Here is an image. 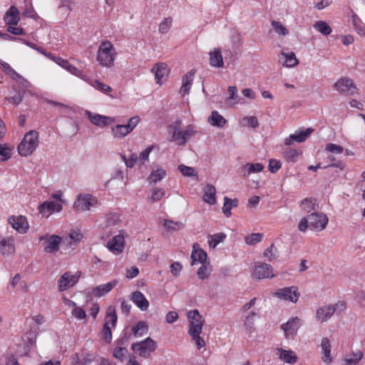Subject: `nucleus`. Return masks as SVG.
I'll return each mask as SVG.
<instances>
[{
    "label": "nucleus",
    "instance_id": "nucleus-27",
    "mask_svg": "<svg viewBox=\"0 0 365 365\" xmlns=\"http://www.w3.org/2000/svg\"><path fill=\"white\" fill-rule=\"evenodd\" d=\"M203 200L210 205L216 203V189L215 187L207 184L204 188Z\"/></svg>",
    "mask_w": 365,
    "mask_h": 365
},
{
    "label": "nucleus",
    "instance_id": "nucleus-4",
    "mask_svg": "<svg viewBox=\"0 0 365 365\" xmlns=\"http://www.w3.org/2000/svg\"><path fill=\"white\" fill-rule=\"evenodd\" d=\"M336 91L344 96H355L359 94V89L355 86L352 79L344 77L339 79L334 84Z\"/></svg>",
    "mask_w": 365,
    "mask_h": 365
},
{
    "label": "nucleus",
    "instance_id": "nucleus-40",
    "mask_svg": "<svg viewBox=\"0 0 365 365\" xmlns=\"http://www.w3.org/2000/svg\"><path fill=\"white\" fill-rule=\"evenodd\" d=\"M108 322V325H111L112 327H115L117 322L115 309L113 306L108 307L106 310V322Z\"/></svg>",
    "mask_w": 365,
    "mask_h": 365
},
{
    "label": "nucleus",
    "instance_id": "nucleus-53",
    "mask_svg": "<svg viewBox=\"0 0 365 365\" xmlns=\"http://www.w3.org/2000/svg\"><path fill=\"white\" fill-rule=\"evenodd\" d=\"M11 149L5 144L0 145V156L1 161H5L11 158Z\"/></svg>",
    "mask_w": 365,
    "mask_h": 365
},
{
    "label": "nucleus",
    "instance_id": "nucleus-1",
    "mask_svg": "<svg viewBox=\"0 0 365 365\" xmlns=\"http://www.w3.org/2000/svg\"><path fill=\"white\" fill-rule=\"evenodd\" d=\"M117 53L113 45L108 41H103L98 50L97 61L102 66L110 68L114 64Z\"/></svg>",
    "mask_w": 365,
    "mask_h": 365
},
{
    "label": "nucleus",
    "instance_id": "nucleus-28",
    "mask_svg": "<svg viewBox=\"0 0 365 365\" xmlns=\"http://www.w3.org/2000/svg\"><path fill=\"white\" fill-rule=\"evenodd\" d=\"M279 61H284L283 66L286 67H293L298 64L299 61L294 52L284 53L282 52L279 56Z\"/></svg>",
    "mask_w": 365,
    "mask_h": 365
},
{
    "label": "nucleus",
    "instance_id": "nucleus-19",
    "mask_svg": "<svg viewBox=\"0 0 365 365\" xmlns=\"http://www.w3.org/2000/svg\"><path fill=\"white\" fill-rule=\"evenodd\" d=\"M182 121L177 120L169 125V133L171 134L170 141H175L179 145H182L181 138L183 136V130H181Z\"/></svg>",
    "mask_w": 365,
    "mask_h": 365
},
{
    "label": "nucleus",
    "instance_id": "nucleus-31",
    "mask_svg": "<svg viewBox=\"0 0 365 365\" xmlns=\"http://www.w3.org/2000/svg\"><path fill=\"white\" fill-rule=\"evenodd\" d=\"M312 132V128H307L305 131H301L298 134H292L289 138L286 139L285 144L289 145L292 144L293 140H295L297 143H302L307 140V137Z\"/></svg>",
    "mask_w": 365,
    "mask_h": 365
},
{
    "label": "nucleus",
    "instance_id": "nucleus-33",
    "mask_svg": "<svg viewBox=\"0 0 365 365\" xmlns=\"http://www.w3.org/2000/svg\"><path fill=\"white\" fill-rule=\"evenodd\" d=\"M208 122L213 126L222 128L225 125L226 120L217 111L215 110L212 112L211 115L208 118Z\"/></svg>",
    "mask_w": 365,
    "mask_h": 365
},
{
    "label": "nucleus",
    "instance_id": "nucleus-57",
    "mask_svg": "<svg viewBox=\"0 0 365 365\" xmlns=\"http://www.w3.org/2000/svg\"><path fill=\"white\" fill-rule=\"evenodd\" d=\"M102 332L103 339L106 341L110 342L112 339V333L110 330V326L108 325V322L105 323Z\"/></svg>",
    "mask_w": 365,
    "mask_h": 365
},
{
    "label": "nucleus",
    "instance_id": "nucleus-42",
    "mask_svg": "<svg viewBox=\"0 0 365 365\" xmlns=\"http://www.w3.org/2000/svg\"><path fill=\"white\" fill-rule=\"evenodd\" d=\"M166 175V172L163 168H158L155 170H153L148 180H150V183H156L158 181L161 180L163 178H164Z\"/></svg>",
    "mask_w": 365,
    "mask_h": 365
},
{
    "label": "nucleus",
    "instance_id": "nucleus-26",
    "mask_svg": "<svg viewBox=\"0 0 365 365\" xmlns=\"http://www.w3.org/2000/svg\"><path fill=\"white\" fill-rule=\"evenodd\" d=\"M264 168V165L260 163H247L242 167L241 172L244 177H247L252 173L262 172Z\"/></svg>",
    "mask_w": 365,
    "mask_h": 365
},
{
    "label": "nucleus",
    "instance_id": "nucleus-29",
    "mask_svg": "<svg viewBox=\"0 0 365 365\" xmlns=\"http://www.w3.org/2000/svg\"><path fill=\"white\" fill-rule=\"evenodd\" d=\"M322 348V359L325 363H330L332 360L331 357V344L327 337H324L321 343Z\"/></svg>",
    "mask_w": 365,
    "mask_h": 365
},
{
    "label": "nucleus",
    "instance_id": "nucleus-58",
    "mask_svg": "<svg viewBox=\"0 0 365 365\" xmlns=\"http://www.w3.org/2000/svg\"><path fill=\"white\" fill-rule=\"evenodd\" d=\"M139 122H140V118L138 115L133 116L129 119L128 123L125 124V126L128 128L130 133L137 126V125L139 123Z\"/></svg>",
    "mask_w": 365,
    "mask_h": 365
},
{
    "label": "nucleus",
    "instance_id": "nucleus-64",
    "mask_svg": "<svg viewBox=\"0 0 365 365\" xmlns=\"http://www.w3.org/2000/svg\"><path fill=\"white\" fill-rule=\"evenodd\" d=\"M200 334H190L192 337V340H194L196 343V346L198 349L204 347L205 346V340L200 336Z\"/></svg>",
    "mask_w": 365,
    "mask_h": 365
},
{
    "label": "nucleus",
    "instance_id": "nucleus-46",
    "mask_svg": "<svg viewBox=\"0 0 365 365\" xmlns=\"http://www.w3.org/2000/svg\"><path fill=\"white\" fill-rule=\"evenodd\" d=\"M196 133L195 128L192 125H189L186 127V128L183 130V136L181 138L182 145H185L187 141Z\"/></svg>",
    "mask_w": 365,
    "mask_h": 365
},
{
    "label": "nucleus",
    "instance_id": "nucleus-25",
    "mask_svg": "<svg viewBox=\"0 0 365 365\" xmlns=\"http://www.w3.org/2000/svg\"><path fill=\"white\" fill-rule=\"evenodd\" d=\"M4 21L8 25H17L20 21L19 12L16 7L12 6L6 12L4 16Z\"/></svg>",
    "mask_w": 365,
    "mask_h": 365
},
{
    "label": "nucleus",
    "instance_id": "nucleus-38",
    "mask_svg": "<svg viewBox=\"0 0 365 365\" xmlns=\"http://www.w3.org/2000/svg\"><path fill=\"white\" fill-rule=\"evenodd\" d=\"M193 76L194 73L190 71L182 78V85L180 90L181 93L185 94L189 91L193 81Z\"/></svg>",
    "mask_w": 365,
    "mask_h": 365
},
{
    "label": "nucleus",
    "instance_id": "nucleus-6",
    "mask_svg": "<svg viewBox=\"0 0 365 365\" xmlns=\"http://www.w3.org/2000/svg\"><path fill=\"white\" fill-rule=\"evenodd\" d=\"M98 202L96 197L91 194H79L73 204L76 211H88Z\"/></svg>",
    "mask_w": 365,
    "mask_h": 365
},
{
    "label": "nucleus",
    "instance_id": "nucleus-35",
    "mask_svg": "<svg viewBox=\"0 0 365 365\" xmlns=\"http://www.w3.org/2000/svg\"><path fill=\"white\" fill-rule=\"evenodd\" d=\"M148 331V326L147 323L144 321H140L138 322L135 326L132 328V332L135 336H142L143 334H145Z\"/></svg>",
    "mask_w": 365,
    "mask_h": 365
},
{
    "label": "nucleus",
    "instance_id": "nucleus-13",
    "mask_svg": "<svg viewBox=\"0 0 365 365\" xmlns=\"http://www.w3.org/2000/svg\"><path fill=\"white\" fill-rule=\"evenodd\" d=\"M8 222L12 228L21 234L26 233L29 229V223L24 216H10L8 218Z\"/></svg>",
    "mask_w": 365,
    "mask_h": 365
},
{
    "label": "nucleus",
    "instance_id": "nucleus-8",
    "mask_svg": "<svg viewBox=\"0 0 365 365\" xmlns=\"http://www.w3.org/2000/svg\"><path fill=\"white\" fill-rule=\"evenodd\" d=\"M299 295L298 288L295 286L279 289L273 293V296L293 303L298 301Z\"/></svg>",
    "mask_w": 365,
    "mask_h": 365
},
{
    "label": "nucleus",
    "instance_id": "nucleus-20",
    "mask_svg": "<svg viewBox=\"0 0 365 365\" xmlns=\"http://www.w3.org/2000/svg\"><path fill=\"white\" fill-rule=\"evenodd\" d=\"M151 71L155 73L156 83L160 85L166 79L169 73L168 66L163 63H156Z\"/></svg>",
    "mask_w": 365,
    "mask_h": 365
},
{
    "label": "nucleus",
    "instance_id": "nucleus-51",
    "mask_svg": "<svg viewBox=\"0 0 365 365\" xmlns=\"http://www.w3.org/2000/svg\"><path fill=\"white\" fill-rule=\"evenodd\" d=\"M128 354V349L125 347L118 346L113 349V356L120 361H123Z\"/></svg>",
    "mask_w": 365,
    "mask_h": 365
},
{
    "label": "nucleus",
    "instance_id": "nucleus-5",
    "mask_svg": "<svg viewBox=\"0 0 365 365\" xmlns=\"http://www.w3.org/2000/svg\"><path fill=\"white\" fill-rule=\"evenodd\" d=\"M187 319L189 321L188 334H201L205 319L200 314L197 309L190 310L187 313Z\"/></svg>",
    "mask_w": 365,
    "mask_h": 365
},
{
    "label": "nucleus",
    "instance_id": "nucleus-55",
    "mask_svg": "<svg viewBox=\"0 0 365 365\" xmlns=\"http://www.w3.org/2000/svg\"><path fill=\"white\" fill-rule=\"evenodd\" d=\"M74 2L73 0H61L58 8L62 11L69 14L72 9Z\"/></svg>",
    "mask_w": 365,
    "mask_h": 365
},
{
    "label": "nucleus",
    "instance_id": "nucleus-2",
    "mask_svg": "<svg viewBox=\"0 0 365 365\" xmlns=\"http://www.w3.org/2000/svg\"><path fill=\"white\" fill-rule=\"evenodd\" d=\"M38 145V133L30 130L24 135L17 147L20 155L26 157L31 155Z\"/></svg>",
    "mask_w": 365,
    "mask_h": 365
},
{
    "label": "nucleus",
    "instance_id": "nucleus-34",
    "mask_svg": "<svg viewBox=\"0 0 365 365\" xmlns=\"http://www.w3.org/2000/svg\"><path fill=\"white\" fill-rule=\"evenodd\" d=\"M111 133L114 138H122L130 133L125 125H116L111 128Z\"/></svg>",
    "mask_w": 365,
    "mask_h": 365
},
{
    "label": "nucleus",
    "instance_id": "nucleus-36",
    "mask_svg": "<svg viewBox=\"0 0 365 365\" xmlns=\"http://www.w3.org/2000/svg\"><path fill=\"white\" fill-rule=\"evenodd\" d=\"M352 24L360 36H365V25L361 19L356 14H353L351 16Z\"/></svg>",
    "mask_w": 365,
    "mask_h": 365
},
{
    "label": "nucleus",
    "instance_id": "nucleus-16",
    "mask_svg": "<svg viewBox=\"0 0 365 365\" xmlns=\"http://www.w3.org/2000/svg\"><path fill=\"white\" fill-rule=\"evenodd\" d=\"M106 247L115 255L123 252L125 247L124 237L121 234L114 236L108 242Z\"/></svg>",
    "mask_w": 365,
    "mask_h": 365
},
{
    "label": "nucleus",
    "instance_id": "nucleus-17",
    "mask_svg": "<svg viewBox=\"0 0 365 365\" xmlns=\"http://www.w3.org/2000/svg\"><path fill=\"white\" fill-rule=\"evenodd\" d=\"M300 327V319L298 317L292 318L287 323L281 325V329L284 331L285 337L289 339L296 335V331Z\"/></svg>",
    "mask_w": 365,
    "mask_h": 365
},
{
    "label": "nucleus",
    "instance_id": "nucleus-10",
    "mask_svg": "<svg viewBox=\"0 0 365 365\" xmlns=\"http://www.w3.org/2000/svg\"><path fill=\"white\" fill-rule=\"evenodd\" d=\"M40 241L43 242V250L46 253H54L58 251L59 246L61 243V238L56 235L49 237L42 235L39 237Z\"/></svg>",
    "mask_w": 365,
    "mask_h": 365
},
{
    "label": "nucleus",
    "instance_id": "nucleus-41",
    "mask_svg": "<svg viewBox=\"0 0 365 365\" xmlns=\"http://www.w3.org/2000/svg\"><path fill=\"white\" fill-rule=\"evenodd\" d=\"M88 83L91 85L96 90L101 91L103 93H108L112 91V88L110 86H108L103 83L100 82L98 80L93 81L90 78L89 81H86Z\"/></svg>",
    "mask_w": 365,
    "mask_h": 365
},
{
    "label": "nucleus",
    "instance_id": "nucleus-18",
    "mask_svg": "<svg viewBox=\"0 0 365 365\" xmlns=\"http://www.w3.org/2000/svg\"><path fill=\"white\" fill-rule=\"evenodd\" d=\"M336 310V307L331 304L319 307L317 309L316 319L320 323L329 320Z\"/></svg>",
    "mask_w": 365,
    "mask_h": 365
},
{
    "label": "nucleus",
    "instance_id": "nucleus-61",
    "mask_svg": "<svg viewBox=\"0 0 365 365\" xmlns=\"http://www.w3.org/2000/svg\"><path fill=\"white\" fill-rule=\"evenodd\" d=\"M282 163L279 160L270 159L269 163V170L271 173H277L281 168Z\"/></svg>",
    "mask_w": 365,
    "mask_h": 365
},
{
    "label": "nucleus",
    "instance_id": "nucleus-44",
    "mask_svg": "<svg viewBox=\"0 0 365 365\" xmlns=\"http://www.w3.org/2000/svg\"><path fill=\"white\" fill-rule=\"evenodd\" d=\"M164 227L168 231H178L184 227V224L181 222H175L171 220H165L163 222Z\"/></svg>",
    "mask_w": 365,
    "mask_h": 365
},
{
    "label": "nucleus",
    "instance_id": "nucleus-7",
    "mask_svg": "<svg viewBox=\"0 0 365 365\" xmlns=\"http://www.w3.org/2000/svg\"><path fill=\"white\" fill-rule=\"evenodd\" d=\"M81 272L77 271L75 274H71V272H65L59 278L58 281V287L59 292H63L67 289L73 287L79 280Z\"/></svg>",
    "mask_w": 365,
    "mask_h": 365
},
{
    "label": "nucleus",
    "instance_id": "nucleus-39",
    "mask_svg": "<svg viewBox=\"0 0 365 365\" xmlns=\"http://www.w3.org/2000/svg\"><path fill=\"white\" fill-rule=\"evenodd\" d=\"M314 28L324 36H328L332 31L330 26L324 21H316L314 24Z\"/></svg>",
    "mask_w": 365,
    "mask_h": 365
},
{
    "label": "nucleus",
    "instance_id": "nucleus-54",
    "mask_svg": "<svg viewBox=\"0 0 365 365\" xmlns=\"http://www.w3.org/2000/svg\"><path fill=\"white\" fill-rule=\"evenodd\" d=\"M224 205L222 207L223 213L227 217H230L231 215V210L232 208V201L227 197H224Z\"/></svg>",
    "mask_w": 365,
    "mask_h": 365
},
{
    "label": "nucleus",
    "instance_id": "nucleus-63",
    "mask_svg": "<svg viewBox=\"0 0 365 365\" xmlns=\"http://www.w3.org/2000/svg\"><path fill=\"white\" fill-rule=\"evenodd\" d=\"M165 195V191L162 188H156L153 190L151 200L153 202H158L162 199Z\"/></svg>",
    "mask_w": 365,
    "mask_h": 365
},
{
    "label": "nucleus",
    "instance_id": "nucleus-30",
    "mask_svg": "<svg viewBox=\"0 0 365 365\" xmlns=\"http://www.w3.org/2000/svg\"><path fill=\"white\" fill-rule=\"evenodd\" d=\"M210 63L216 68L223 66V58L220 48H215L213 51L210 52Z\"/></svg>",
    "mask_w": 365,
    "mask_h": 365
},
{
    "label": "nucleus",
    "instance_id": "nucleus-3",
    "mask_svg": "<svg viewBox=\"0 0 365 365\" xmlns=\"http://www.w3.org/2000/svg\"><path fill=\"white\" fill-rule=\"evenodd\" d=\"M157 348V343L151 338L132 344V349L140 356L148 359Z\"/></svg>",
    "mask_w": 365,
    "mask_h": 365
},
{
    "label": "nucleus",
    "instance_id": "nucleus-52",
    "mask_svg": "<svg viewBox=\"0 0 365 365\" xmlns=\"http://www.w3.org/2000/svg\"><path fill=\"white\" fill-rule=\"evenodd\" d=\"M257 314L252 312L250 313V314L245 318L244 322V326L246 327L247 329L251 330L254 327V323Z\"/></svg>",
    "mask_w": 365,
    "mask_h": 365
},
{
    "label": "nucleus",
    "instance_id": "nucleus-11",
    "mask_svg": "<svg viewBox=\"0 0 365 365\" xmlns=\"http://www.w3.org/2000/svg\"><path fill=\"white\" fill-rule=\"evenodd\" d=\"M85 115L91 123L101 128L106 127L115 121V118L92 113L88 110L85 111Z\"/></svg>",
    "mask_w": 365,
    "mask_h": 365
},
{
    "label": "nucleus",
    "instance_id": "nucleus-43",
    "mask_svg": "<svg viewBox=\"0 0 365 365\" xmlns=\"http://www.w3.org/2000/svg\"><path fill=\"white\" fill-rule=\"evenodd\" d=\"M226 237V235L220 232L208 236V243L210 247L215 248L219 243L222 242Z\"/></svg>",
    "mask_w": 365,
    "mask_h": 365
},
{
    "label": "nucleus",
    "instance_id": "nucleus-14",
    "mask_svg": "<svg viewBox=\"0 0 365 365\" xmlns=\"http://www.w3.org/2000/svg\"><path fill=\"white\" fill-rule=\"evenodd\" d=\"M253 276L259 279L272 278L274 276L273 268L267 263H259L255 267Z\"/></svg>",
    "mask_w": 365,
    "mask_h": 365
},
{
    "label": "nucleus",
    "instance_id": "nucleus-49",
    "mask_svg": "<svg viewBox=\"0 0 365 365\" xmlns=\"http://www.w3.org/2000/svg\"><path fill=\"white\" fill-rule=\"evenodd\" d=\"M172 18L168 17L159 24V32L161 34H166L172 26Z\"/></svg>",
    "mask_w": 365,
    "mask_h": 365
},
{
    "label": "nucleus",
    "instance_id": "nucleus-50",
    "mask_svg": "<svg viewBox=\"0 0 365 365\" xmlns=\"http://www.w3.org/2000/svg\"><path fill=\"white\" fill-rule=\"evenodd\" d=\"M272 26L276 33L282 36L288 34V30L279 22L277 21H272Z\"/></svg>",
    "mask_w": 365,
    "mask_h": 365
},
{
    "label": "nucleus",
    "instance_id": "nucleus-21",
    "mask_svg": "<svg viewBox=\"0 0 365 365\" xmlns=\"http://www.w3.org/2000/svg\"><path fill=\"white\" fill-rule=\"evenodd\" d=\"M130 300L141 310L145 311L149 307V302L140 291H135L130 294Z\"/></svg>",
    "mask_w": 365,
    "mask_h": 365
},
{
    "label": "nucleus",
    "instance_id": "nucleus-15",
    "mask_svg": "<svg viewBox=\"0 0 365 365\" xmlns=\"http://www.w3.org/2000/svg\"><path fill=\"white\" fill-rule=\"evenodd\" d=\"M62 210V205L53 201H45L38 207V210L43 216L48 217L54 212H59Z\"/></svg>",
    "mask_w": 365,
    "mask_h": 365
},
{
    "label": "nucleus",
    "instance_id": "nucleus-45",
    "mask_svg": "<svg viewBox=\"0 0 365 365\" xmlns=\"http://www.w3.org/2000/svg\"><path fill=\"white\" fill-rule=\"evenodd\" d=\"M300 153L295 149H289L284 153V157L287 162L294 163L298 160Z\"/></svg>",
    "mask_w": 365,
    "mask_h": 365
},
{
    "label": "nucleus",
    "instance_id": "nucleus-37",
    "mask_svg": "<svg viewBox=\"0 0 365 365\" xmlns=\"http://www.w3.org/2000/svg\"><path fill=\"white\" fill-rule=\"evenodd\" d=\"M316 201V199L314 198H305L301 202L300 207L304 212H310L317 208L318 205Z\"/></svg>",
    "mask_w": 365,
    "mask_h": 365
},
{
    "label": "nucleus",
    "instance_id": "nucleus-32",
    "mask_svg": "<svg viewBox=\"0 0 365 365\" xmlns=\"http://www.w3.org/2000/svg\"><path fill=\"white\" fill-rule=\"evenodd\" d=\"M191 258L192 259V265L195 263L204 264L206 262L207 253L200 248L195 249V245H194L193 250L191 254Z\"/></svg>",
    "mask_w": 365,
    "mask_h": 365
},
{
    "label": "nucleus",
    "instance_id": "nucleus-47",
    "mask_svg": "<svg viewBox=\"0 0 365 365\" xmlns=\"http://www.w3.org/2000/svg\"><path fill=\"white\" fill-rule=\"evenodd\" d=\"M263 235L261 233H252L245 237V242L248 245H255L262 241Z\"/></svg>",
    "mask_w": 365,
    "mask_h": 365
},
{
    "label": "nucleus",
    "instance_id": "nucleus-9",
    "mask_svg": "<svg viewBox=\"0 0 365 365\" xmlns=\"http://www.w3.org/2000/svg\"><path fill=\"white\" fill-rule=\"evenodd\" d=\"M311 230L321 231L325 229L328 223L327 216L322 212H314L308 216Z\"/></svg>",
    "mask_w": 365,
    "mask_h": 365
},
{
    "label": "nucleus",
    "instance_id": "nucleus-62",
    "mask_svg": "<svg viewBox=\"0 0 365 365\" xmlns=\"http://www.w3.org/2000/svg\"><path fill=\"white\" fill-rule=\"evenodd\" d=\"M16 25H10L7 27V31L16 36L24 35L26 34L24 29L21 27H16Z\"/></svg>",
    "mask_w": 365,
    "mask_h": 365
},
{
    "label": "nucleus",
    "instance_id": "nucleus-59",
    "mask_svg": "<svg viewBox=\"0 0 365 365\" xmlns=\"http://www.w3.org/2000/svg\"><path fill=\"white\" fill-rule=\"evenodd\" d=\"M325 149L327 151H329L330 153H336L338 154L342 153L344 150L342 146L334 143H328L326 145Z\"/></svg>",
    "mask_w": 365,
    "mask_h": 365
},
{
    "label": "nucleus",
    "instance_id": "nucleus-60",
    "mask_svg": "<svg viewBox=\"0 0 365 365\" xmlns=\"http://www.w3.org/2000/svg\"><path fill=\"white\" fill-rule=\"evenodd\" d=\"M153 149V146H150L143 150L140 153L138 160H139L140 164H144L146 160H148L149 155Z\"/></svg>",
    "mask_w": 365,
    "mask_h": 365
},
{
    "label": "nucleus",
    "instance_id": "nucleus-48",
    "mask_svg": "<svg viewBox=\"0 0 365 365\" xmlns=\"http://www.w3.org/2000/svg\"><path fill=\"white\" fill-rule=\"evenodd\" d=\"M210 272V268L205 263H204L202 264L200 267L198 269L197 274L200 279H205L209 277Z\"/></svg>",
    "mask_w": 365,
    "mask_h": 365
},
{
    "label": "nucleus",
    "instance_id": "nucleus-56",
    "mask_svg": "<svg viewBox=\"0 0 365 365\" xmlns=\"http://www.w3.org/2000/svg\"><path fill=\"white\" fill-rule=\"evenodd\" d=\"M71 314L77 319L81 320L86 317V314L84 309L80 307H77L72 309Z\"/></svg>",
    "mask_w": 365,
    "mask_h": 365
},
{
    "label": "nucleus",
    "instance_id": "nucleus-22",
    "mask_svg": "<svg viewBox=\"0 0 365 365\" xmlns=\"http://www.w3.org/2000/svg\"><path fill=\"white\" fill-rule=\"evenodd\" d=\"M0 252L4 256H9L15 252L14 240L13 238L0 239Z\"/></svg>",
    "mask_w": 365,
    "mask_h": 365
},
{
    "label": "nucleus",
    "instance_id": "nucleus-23",
    "mask_svg": "<svg viewBox=\"0 0 365 365\" xmlns=\"http://www.w3.org/2000/svg\"><path fill=\"white\" fill-rule=\"evenodd\" d=\"M118 284L117 280H113L106 284H101L93 289L92 294L97 297H101L111 291Z\"/></svg>",
    "mask_w": 365,
    "mask_h": 365
},
{
    "label": "nucleus",
    "instance_id": "nucleus-24",
    "mask_svg": "<svg viewBox=\"0 0 365 365\" xmlns=\"http://www.w3.org/2000/svg\"><path fill=\"white\" fill-rule=\"evenodd\" d=\"M279 359L284 363L294 364L297 361V356L292 350H285L282 348L277 349Z\"/></svg>",
    "mask_w": 365,
    "mask_h": 365
},
{
    "label": "nucleus",
    "instance_id": "nucleus-12",
    "mask_svg": "<svg viewBox=\"0 0 365 365\" xmlns=\"http://www.w3.org/2000/svg\"><path fill=\"white\" fill-rule=\"evenodd\" d=\"M53 61L71 74L78 77L84 81H89V77L88 76L84 74L82 71L79 70L75 66L71 65L67 60L63 59L59 56H56V58L53 59Z\"/></svg>",
    "mask_w": 365,
    "mask_h": 365
}]
</instances>
